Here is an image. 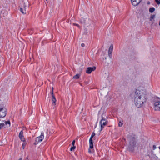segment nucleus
Returning <instances> with one entry per match:
<instances>
[{
  "mask_svg": "<svg viewBox=\"0 0 160 160\" xmlns=\"http://www.w3.org/2000/svg\"><path fill=\"white\" fill-rule=\"evenodd\" d=\"M135 93V105L138 108L141 107L147 101L148 98L147 93L145 89H137Z\"/></svg>",
  "mask_w": 160,
  "mask_h": 160,
  "instance_id": "1",
  "label": "nucleus"
},
{
  "mask_svg": "<svg viewBox=\"0 0 160 160\" xmlns=\"http://www.w3.org/2000/svg\"><path fill=\"white\" fill-rule=\"evenodd\" d=\"M105 115V113H103L101 116L102 119L100 122V124L101 126V131L104 128V127L107 125L108 123V121L106 118L104 117Z\"/></svg>",
  "mask_w": 160,
  "mask_h": 160,
  "instance_id": "2",
  "label": "nucleus"
},
{
  "mask_svg": "<svg viewBox=\"0 0 160 160\" xmlns=\"http://www.w3.org/2000/svg\"><path fill=\"white\" fill-rule=\"evenodd\" d=\"M136 142L135 141V138L134 137L131 138L130 139L129 144L128 146V148H129L130 150H132Z\"/></svg>",
  "mask_w": 160,
  "mask_h": 160,
  "instance_id": "3",
  "label": "nucleus"
},
{
  "mask_svg": "<svg viewBox=\"0 0 160 160\" xmlns=\"http://www.w3.org/2000/svg\"><path fill=\"white\" fill-rule=\"evenodd\" d=\"M6 109L5 108H0V118L4 117L6 115Z\"/></svg>",
  "mask_w": 160,
  "mask_h": 160,
  "instance_id": "4",
  "label": "nucleus"
},
{
  "mask_svg": "<svg viewBox=\"0 0 160 160\" xmlns=\"http://www.w3.org/2000/svg\"><path fill=\"white\" fill-rule=\"evenodd\" d=\"M95 134L94 132H93L89 140V142L90 144V148H93V142L92 140L93 138L95 136Z\"/></svg>",
  "mask_w": 160,
  "mask_h": 160,
  "instance_id": "5",
  "label": "nucleus"
},
{
  "mask_svg": "<svg viewBox=\"0 0 160 160\" xmlns=\"http://www.w3.org/2000/svg\"><path fill=\"white\" fill-rule=\"evenodd\" d=\"M154 108L155 110H160V102H156L154 104Z\"/></svg>",
  "mask_w": 160,
  "mask_h": 160,
  "instance_id": "6",
  "label": "nucleus"
},
{
  "mask_svg": "<svg viewBox=\"0 0 160 160\" xmlns=\"http://www.w3.org/2000/svg\"><path fill=\"white\" fill-rule=\"evenodd\" d=\"M96 69V67L93 66L92 67H88L87 68L86 72L88 74H90L92 71H94Z\"/></svg>",
  "mask_w": 160,
  "mask_h": 160,
  "instance_id": "7",
  "label": "nucleus"
},
{
  "mask_svg": "<svg viewBox=\"0 0 160 160\" xmlns=\"http://www.w3.org/2000/svg\"><path fill=\"white\" fill-rule=\"evenodd\" d=\"M133 5L136 6L138 5L142 0H131Z\"/></svg>",
  "mask_w": 160,
  "mask_h": 160,
  "instance_id": "8",
  "label": "nucleus"
},
{
  "mask_svg": "<svg viewBox=\"0 0 160 160\" xmlns=\"http://www.w3.org/2000/svg\"><path fill=\"white\" fill-rule=\"evenodd\" d=\"M19 137L22 142H25V140L23 136V132L22 130L21 131L19 134Z\"/></svg>",
  "mask_w": 160,
  "mask_h": 160,
  "instance_id": "9",
  "label": "nucleus"
},
{
  "mask_svg": "<svg viewBox=\"0 0 160 160\" xmlns=\"http://www.w3.org/2000/svg\"><path fill=\"white\" fill-rule=\"evenodd\" d=\"M52 97V101L53 102V105H55L56 104L55 102L56 101V100L55 98V96L54 95L53 93H51Z\"/></svg>",
  "mask_w": 160,
  "mask_h": 160,
  "instance_id": "10",
  "label": "nucleus"
},
{
  "mask_svg": "<svg viewBox=\"0 0 160 160\" xmlns=\"http://www.w3.org/2000/svg\"><path fill=\"white\" fill-rule=\"evenodd\" d=\"M37 138L40 139V140H42L44 138V132H42L41 133V135Z\"/></svg>",
  "mask_w": 160,
  "mask_h": 160,
  "instance_id": "11",
  "label": "nucleus"
},
{
  "mask_svg": "<svg viewBox=\"0 0 160 160\" xmlns=\"http://www.w3.org/2000/svg\"><path fill=\"white\" fill-rule=\"evenodd\" d=\"M42 140H40V139L36 138L35 139V142L34 143V145H37L38 142L42 141Z\"/></svg>",
  "mask_w": 160,
  "mask_h": 160,
  "instance_id": "12",
  "label": "nucleus"
},
{
  "mask_svg": "<svg viewBox=\"0 0 160 160\" xmlns=\"http://www.w3.org/2000/svg\"><path fill=\"white\" fill-rule=\"evenodd\" d=\"M113 49V46L111 44L109 48L108 53H112Z\"/></svg>",
  "mask_w": 160,
  "mask_h": 160,
  "instance_id": "13",
  "label": "nucleus"
},
{
  "mask_svg": "<svg viewBox=\"0 0 160 160\" xmlns=\"http://www.w3.org/2000/svg\"><path fill=\"white\" fill-rule=\"evenodd\" d=\"M80 75L79 74H76L74 76L73 78L74 79H78L80 76Z\"/></svg>",
  "mask_w": 160,
  "mask_h": 160,
  "instance_id": "14",
  "label": "nucleus"
},
{
  "mask_svg": "<svg viewBox=\"0 0 160 160\" xmlns=\"http://www.w3.org/2000/svg\"><path fill=\"white\" fill-rule=\"evenodd\" d=\"M155 10V8L154 7L150 8L149 9V12L150 13H153Z\"/></svg>",
  "mask_w": 160,
  "mask_h": 160,
  "instance_id": "15",
  "label": "nucleus"
},
{
  "mask_svg": "<svg viewBox=\"0 0 160 160\" xmlns=\"http://www.w3.org/2000/svg\"><path fill=\"white\" fill-rule=\"evenodd\" d=\"M4 122V124L5 125H7V124H9V126H10V122L9 121H3Z\"/></svg>",
  "mask_w": 160,
  "mask_h": 160,
  "instance_id": "16",
  "label": "nucleus"
},
{
  "mask_svg": "<svg viewBox=\"0 0 160 160\" xmlns=\"http://www.w3.org/2000/svg\"><path fill=\"white\" fill-rule=\"evenodd\" d=\"M155 17V15H152L151 16H150V21H152V19H154Z\"/></svg>",
  "mask_w": 160,
  "mask_h": 160,
  "instance_id": "17",
  "label": "nucleus"
},
{
  "mask_svg": "<svg viewBox=\"0 0 160 160\" xmlns=\"http://www.w3.org/2000/svg\"><path fill=\"white\" fill-rule=\"evenodd\" d=\"M20 10L21 12L23 14H25L26 12H25L24 11L23 8H20Z\"/></svg>",
  "mask_w": 160,
  "mask_h": 160,
  "instance_id": "18",
  "label": "nucleus"
},
{
  "mask_svg": "<svg viewBox=\"0 0 160 160\" xmlns=\"http://www.w3.org/2000/svg\"><path fill=\"white\" fill-rule=\"evenodd\" d=\"M123 124L122 121H120L118 123V126L119 127H121Z\"/></svg>",
  "mask_w": 160,
  "mask_h": 160,
  "instance_id": "19",
  "label": "nucleus"
},
{
  "mask_svg": "<svg viewBox=\"0 0 160 160\" xmlns=\"http://www.w3.org/2000/svg\"><path fill=\"white\" fill-rule=\"evenodd\" d=\"M5 125L4 123H0V129H2Z\"/></svg>",
  "mask_w": 160,
  "mask_h": 160,
  "instance_id": "20",
  "label": "nucleus"
},
{
  "mask_svg": "<svg viewBox=\"0 0 160 160\" xmlns=\"http://www.w3.org/2000/svg\"><path fill=\"white\" fill-rule=\"evenodd\" d=\"M80 21L81 23H85V20L84 18H82L81 19Z\"/></svg>",
  "mask_w": 160,
  "mask_h": 160,
  "instance_id": "21",
  "label": "nucleus"
},
{
  "mask_svg": "<svg viewBox=\"0 0 160 160\" xmlns=\"http://www.w3.org/2000/svg\"><path fill=\"white\" fill-rule=\"evenodd\" d=\"M91 148H89V149H88V152L89 153H92L93 152L91 150Z\"/></svg>",
  "mask_w": 160,
  "mask_h": 160,
  "instance_id": "22",
  "label": "nucleus"
},
{
  "mask_svg": "<svg viewBox=\"0 0 160 160\" xmlns=\"http://www.w3.org/2000/svg\"><path fill=\"white\" fill-rule=\"evenodd\" d=\"M24 142L22 144V148H23V149H24V148H25V146L26 145V144L25 143V142Z\"/></svg>",
  "mask_w": 160,
  "mask_h": 160,
  "instance_id": "23",
  "label": "nucleus"
},
{
  "mask_svg": "<svg viewBox=\"0 0 160 160\" xmlns=\"http://www.w3.org/2000/svg\"><path fill=\"white\" fill-rule=\"evenodd\" d=\"M75 148H76V147L74 146H73V147H71V148H70V150L71 151H72V150H73L74 149H75Z\"/></svg>",
  "mask_w": 160,
  "mask_h": 160,
  "instance_id": "24",
  "label": "nucleus"
},
{
  "mask_svg": "<svg viewBox=\"0 0 160 160\" xmlns=\"http://www.w3.org/2000/svg\"><path fill=\"white\" fill-rule=\"evenodd\" d=\"M108 56L109 58H112V53H108Z\"/></svg>",
  "mask_w": 160,
  "mask_h": 160,
  "instance_id": "25",
  "label": "nucleus"
},
{
  "mask_svg": "<svg viewBox=\"0 0 160 160\" xmlns=\"http://www.w3.org/2000/svg\"><path fill=\"white\" fill-rule=\"evenodd\" d=\"M155 2L158 4H160V0H155Z\"/></svg>",
  "mask_w": 160,
  "mask_h": 160,
  "instance_id": "26",
  "label": "nucleus"
},
{
  "mask_svg": "<svg viewBox=\"0 0 160 160\" xmlns=\"http://www.w3.org/2000/svg\"><path fill=\"white\" fill-rule=\"evenodd\" d=\"M141 14V16H142V17H144V13H143V12L142 11H141V12L140 13V14Z\"/></svg>",
  "mask_w": 160,
  "mask_h": 160,
  "instance_id": "27",
  "label": "nucleus"
},
{
  "mask_svg": "<svg viewBox=\"0 0 160 160\" xmlns=\"http://www.w3.org/2000/svg\"><path fill=\"white\" fill-rule=\"evenodd\" d=\"M75 140H73L72 142V144L73 146H74L75 143Z\"/></svg>",
  "mask_w": 160,
  "mask_h": 160,
  "instance_id": "28",
  "label": "nucleus"
},
{
  "mask_svg": "<svg viewBox=\"0 0 160 160\" xmlns=\"http://www.w3.org/2000/svg\"><path fill=\"white\" fill-rule=\"evenodd\" d=\"M153 150H155L156 149V147L155 145H153L152 147Z\"/></svg>",
  "mask_w": 160,
  "mask_h": 160,
  "instance_id": "29",
  "label": "nucleus"
},
{
  "mask_svg": "<svg viewBox=\"0 0 160 160\" xmlns=\"http://www.w3.org/2000/svg\"><path fill=\"white\" fill-rule=\"evenodd\" d=\"M81 46L82 47H84L85 46V44L83 43H82L81 44Z\"/></svg>",
  "mask_w": 160,
  "mask_h": 160,
  "instance_id": "30",
  "label": "nucleus"
},
{
  "mask_svg": "<svg viewBox=\"0 0 160 160\" xmlns=\"http://www.w3.org/2000/svg\"><path fill=\"white\" fill-rule=\"evenodd\" d=\"M73 24H74V25H76V26H78V27H79V25L78 24H76V23H74Z\"/></svg>",
  "mask_w": 160,
  "mask_h": 160,
  "instance_id": "31",
  "label": "nucleus"
},
{
  "mask_svg": "<svg viewBox=\"0 0 160 160\" xmlns=\"http://www.w3.org/2000/svg\"><path fill=\"white\" fill-rule=\"evenodd\" d=\"M51 93H53V87H52V88Z\"/></svg>",
  "mask_w": 160,
  "mask_h": 160,
  "instance_id": "32",
  "label": "nucleus"
},
{
  "mask_svg": "<svg viewBox=\"0 0 160 160\" xmlns=\"http://www.w3.org/2000/svg\"><path fill=\"white\" fill-rule=\"evenodd\" d=\"M26 5H25L24 6V11L25 12H26Z\"/></svg>",
  "mask_w": 160,
  "mask_h": 160,
  "instance_id": "33",
  "label": "nucleus"
},
{
  "mask_svg": "<svg viewBox=\"0 0 160 160\" xmlns=\"http://www.w3.org/2000/svg\"><path fill=\"white\" fill-rule=\"evenodd\" d=\"M22 158H20L18 160H22Z\"/></svg>",
  "mask_w": 160,
  "mask_h": 160,
  "instance_id": "34",
  "label": "nucleus"
},
{
  "mask_svg": "<svg viewBox=\"0 0 160 160\" xmlns=\"http://www.w3.org/2000/svg\"><path fill=\"white\" fill-rule=\"evenodd\" d=\"M46 133H47V134H48V130H47V131Z\"/></svg>",
  "mask_w": 160,
  "mask_h": 160,
  "instance_id": "35",
  "label": "nucleus"
}]
</instances>
